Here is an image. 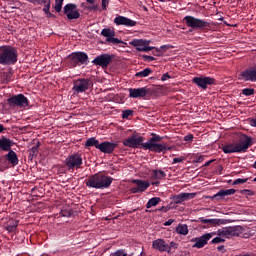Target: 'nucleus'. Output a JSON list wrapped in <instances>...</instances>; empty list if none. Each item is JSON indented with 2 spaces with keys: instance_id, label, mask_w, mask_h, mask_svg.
I'll list each match as a JSON object with an SVG mask.
<instances>
[{
  "instance_id": "1",
  "label": "nucleus",
  "mask_w": 256,
  "mask_h": 256,
  "mask_svg": "<svg viewBox=\"0 0 256 256\" xmlns=\"http://www.w3.org/2000/svg\"><path fill=\"white\" fill-rule=\"evenodd\" d=\"M252 145L253 137L241 134L237 143L226 144L222 146L221 149L226 155L231 153H247V149L252 147Z\"/></svg>"
},
{
  "instance_id": "2",
  "label": "nucleus",
  "mask_w": 256,
  "mask_h": 256,
  "mask_svg": "<svg viewBox=\"0 0 256 256\" xmlns=\"http://www.w3.org/2000/svg\"><path fill=\"white\" fill-rule=\"evenodd\" d=\"M113 181V177L98 172L89 176L86 180V187H89V189H109Z\"/></svg>"
},
{
  "instance_id": "3",
  "label": "nucleus",
  "mask_w": 256,
  "mask_h": 256,
  "mask_svg": "<svg viewBox=\"0 0 256 256\" xmlns=\"http://www.w3.org/2000/svg\"><path fill=\"white\" fill-rule=\"evenodd\" d=\"M160 141H163V137L152 133L149 141L142 144V149L152 151V153H167V151H172L173 146H169L167 143L160 144Z\"/></svg>"
},
{
  "instance_id": "4",
  "label": "nucleus",
  "mask_w": 256,
  "mask_h": 256,
  "mask_svg": "<svg viewBox=\"0 0 256 256\" xmlns=\"http://www.w3.org/2000/svg\"><path fill=\"white\" fill-rule=\"evenodd\" d=\"M19 61V52L11 45L0 46V65H15Z\"/></svg>"
},
{
  "instance_id": "5",
  "label": "nucleus",
  "mask_w": 256,
  "mask_h": 256,
  "mask_svg": "<svg viewBox=\"0 0 256 256\" xmlns=\"http://www.w3.org/2000/svg\"><path fill=\"white\" fill-rule=\"evenodd\" d=\"M67 67L69 69H75V67H87L89 65V55L85 52H73L65 59Z\"/></svg>"
},
{
  "instance_id": "6",
  "label": "nucleus",
  "mask_w": 256,
  "mask_h": 256,
  "mask_svg": "<svg viewBox=\"0 0 256 256\" xmlns=\"http://www.w3.org/2000/svg\"><path fill=\"white\" fill-rule=\"evenodd\" d=\"M183 21L186 24V27H190L191 29H197L198 31H208V29H211V23L194 16H185Z\"/></svg>"
},
{
  "instance_id": "7",
  "label": "nucleus",
  "mask_w": 256,
  "mask_h": 256,
  "mask_svg": "<svg viewBox=\"0 0 256 256\" xmlns=\"http://www.w3.org/2000/svg\"><path fill=\"white\" fill-rule=\"evenodd\" d=\"M83 165V155L79 153H74L72 155H69L64 160V166L66 167L67 171L70 173H73L75 169H81V166Z\"/></svg>"
},
{
  "instance_id": "8",
  "label": "nucleus",
  "mask_w": 256,
  "mask_h": 256,
  "mask_svg": "<svg viewBox=\"0 0 256 256\" xmlns=\"http://www.w3.org/2000/svg\"><path fill=\"white\" fill-rule=\"evenodd\" d=\"M241 233H243V227L238 225L221 228L217 231L216 235L231 239V237H239Z\"/></svg>"
},
{
  "instance_id": "9",
  "label": "nucleus",
  "mask_w": 256,
  "mask_h": 256,
  "mask_svg": "<svg viewBox=\"0 0 256 256\" xmlns=\"http://www.w3.org/2000/svg\"><path fill=\"white\" fill-rule=\"evenodd\" d=\"M7 103L12 108L19 107L20 109H27L29 107V98L23 94H17L8 98Z\"/></svg>"
},
{
  "instance_id": "10",
  "label": "nucleus",
  "mask_w": 256,
  "mask_h": 256,
  "mask_svg": "<svg viewBox=\"0 0 256 256\" xmlns=\"http://www.w3.org/2000/svg\"><path fill=\"white\" fill-rule=\"evenodd\" d=\"M89 89H93V81H91V79L79 78L73 82L72 90L77 94L85 93L86 91H89Z\"/></svg>"
},
{
  "instance_id": "11",
  "label": "nucleus",
  "mask_w": 256,
  "mask_h": 256,
  "mask_svg": "<svg viewBox=\"0 0 256 256\" xmlns=\"http://www.w3.org/2000/svg\"><path fill=\"white\" fill-rule=\"evenodd\" d=\"M145 138L142 136L132 135L122 141L124 147H130V149H143V143Z\"/></svg>"
},
{
  "instance_id": "12",
  "label": "nucleus",
  "mask_w": 256,
  "mask_h": 256,
  "mask_svg": "<svg viewBox=\"0 0 256 256\" xmlns=\"http://www.w3.org/2000/svg\"><path fill=\"white\" fill-rule=\"evenodd\" d=\"M150 43L151 40L133 39L129 42V45L135 47L136 51L149 53V51H153V49H155V47L149 46Z\"/></svg>"
},
{
  "instance_id": "13",
  "label": "nucleus",
  "mask_w": 256,
  "mask_h": 256,
  "mask_svg": "<svg viewBox=\"0 0 256 256\" xmlns=\"http://www.w3.org/2000/svg\"><path fill=\"white\" fill-rule=\"evenodd\" d=\"M113 59H115V55L113 54H101L98 55L94 60H92L93 65H98V67H102V69H107L109 65L113 62Z\"/></svg>"
},
{
  "instance_id": "14",
  "label": "nucleus",
  "mask_w": 256,
  "mask_h": 256,
  "mask_svg": "<svg viewBox=\"0 0 256 256\" xmlns=\"http://www.w3.org/2000/svg\"><path fill=\"white\" fill-rule=\"evenodd\" d=\"M214 235H217V232L206 233L200 237L192 238L190 241L194 243L192 245L193 249H203Z\"/></svg>"
},
{
  "instance_id": "15",
  "label": "nucleus",
  "mask_w": 256,
  "mask_h": 256,
  "mask_svg": "<svg viewBox=\"0 0 256 256\" xmlns=\"http://www.w3.org/2000/svg\"><path fill=\"white\" fill-rule=\"evenodd\" d=\"M192 83H195V85H197V87H199L200 89H203L205 91V89H207V87H209V85H216L217 80H215V78H213V77L200 76V77H194L192 79Z\"/></svg>"
},
{
  "instance_id": "16",
  "label": "nucleus",
  "mask_w": 256,
  "mask_h": 256,
  "mask_svg": "<svg viewBox=\"0 0 256 256\" xmlns=\"http://www.w3.org/2000/svg\"><path fill=\"white\" fill-rule=\"evenodd\" d=\"M63 11L69 21H73L74 19H79V17H81V13H79V9H77L76 4H66Z\"/></svg>"
},
{
  "instance_id": "17",
  "label": "nucleus",
  "mask_w": 256,
  "mask_h": 256,
  "mask_svg": "<svg viewBox=\"0 0 256 256\" xmlns=\"http://www.w3.org/2000/svg\"><path fill=\"white\" fill-rule=\"evenodd\" d=\"M128 92L130 99H145L149 95L150 90L147 87L129 88Z\"/></svg>"
},
{
  "instance_id": "18",
  "label": "nucleus",
  "mask_w": 256,
  "mask_h": 256,
  "mask_svg": "<svg viewBox=\"0 0 256 256\" xmlns=\"http://www.w3.org/2000/svg\"><path fill=\"white\" fill-rule=\"evenodd\" d=\"M132 183H134V187H132L130 189V191L132 193H143L145 191H147V189H149V187H151V183H149L148 181H144L141 179H134L132 180Z\"/></svg>"
},
{
  "instance_id": "19",
  "label": "nucleus",
  "mask_w": 256,
  "mask_h": 256,
  "mask_svg": "<svg viewBox=\"0 0 256 256\" xmlns=\"http://www.w3.org/2000/svg\"><path fill=\"white\" fill-rule=\"evenodd\" d=\"M240 78L243 81H250L251 83H256V64L241 72Z\"/></svg>"
},
{
  "instance_id": "20",
  "label": "nucleus",
  "mask_w": 256,
  "mask_h": 256,
  "mask_svg": "<svg viewBox=\"0 0 256 256\" xmlns=\"http://www.w3.org/2000/svg\"><path fill=\"white\" fill-rule=\"evenodd\" d=\"M197 197V193H180L178 195H175L173 199V203L175 205H181V203H184V201H191V199H195Z\"/></svg>"
},
{
  "instance_id": "21",
  "label": "nucleus",
  "mask_w": 256,
  "mask_h": 256,
  "mask_svg": "<svg viewBox=\"0 0 256 256\" xmlns=\"http://www.w3.org/2000/svg\"><path fill=\"white\" fill-rule=\"evenodd\" d=\"M152 249H155V251H159L160 253H167L169 244L165 239L158 238L152 242Z\"/></svg>"
},
{
  "instance_id": "22",
  "label": "nucleus",
  "mask_w": 256,
  "mask_h": 256,
  "mask_svg": "<svg viewBox=\"0 0 256 256\" xmlns=\"http://www.w3.org/2000/svg\"><path fill=\"white\" fill-rule=\"evenodd\" d=\"M119 145L117 143L109 142V141H104L100 143V146H98L99 151L101 153H106L107 155H111L115 149H117Z\"/></svg>"
},
{
  "instance_id": "23",
  "label": "nucleus",
  "mask_w": 256,
  "mask_h": 256,
  "mask_svg": "<svg viewBox=\"0 0 256 256\" xmlns=\"http://www.w3.org/2000/svg\"><path fill=\"white\" fill-rule=\"evenodd\" d=\"M114 23L115 25H123L124 27H135L137 25V21L121 15L115 17Z\"/></svg>"
},
{
  "instance_id": "24",
  "label": "nucleus",
  "mask_w": 256,
  "mask_h": 256,
  "mask_svg": "<svg viewBox=\"0 0 256 256\" xmlns=\"http://www.w3.org/2000/svg\"><path fill=\"white\" fill-rule=\"evenodd\" d=\"M235 193H237V190L235 189H222L217 194L213 195L211 199L212 201H220V199H225V197L235 195Z\"/></svg>"
},
{
  "instance_id": "25",
  "label": "nucleus",
  "mask_w": 256,
  "mask_h": 256,
  "mask_svg": "<svg viewBox=\"0 0 256 256\" xmlns=\"http://www.w3.org/2000/svg\"><path fill=\"white\" fill-rule=\"evenodd\" d=\"M198 221L199 223H204L206 225H213L214 227L227 224V220L219 219V218L205 219L204 217H201L198 219Z\"/></svg>"
},
{
  "instance_id": "26",
  "label": "nucleus",
  "mask_w": 256,
  "mask_h": 256,
  "mask_svg": "<svg viewBox=\"0 0 256 256\" xmlns=\"http://www.w3.org/2000/svg\"><path fill=\"white\" fill-rule=\"evenodd\" d=\"M5 161H8L12 167H17L19 165V157L17 156V153L13 150H10L5 156Z\"/></svg>"
},
{
  "instance_id": "27",
  "label": "nucleus",
  "mask_w": 256,
  "mask_h": 256,
  "mask_svg": "<svg viewBox=\"0 0 256 256\" xmlns=\"http://www.w3.org/2000/svg\"><path fill=\"white\" fill-rule=\"evenodd\" d=\"M38 5H44L43 12L45 13L48 19L55 17L53 13H51V0H37Z\"/></svg>"
},
{
  "instance_id": "28",
  "label": "nucleus",
  "mask_w": 256,
  "mask_h": 256,
  "mask_svg": "<svg viewBox=\"0 0 256 256\" xmlns=\"http://www.w3.org/2000/svg\"><path fill=\"white\" fill-rule=\"evenodd\" d=\"M15 145V142L13 140L6 138L5 136H2L0 138V151H12L11 147Z\"/></svg>"
},
{
  "instance_id": "29",
  "label": "nucleus",
  "mask_w": 256,
  "mask_h": 256,
  "mask_svg": "<svg viewBox=\"0 0 256 256\" xmlns=\"http://www.w3.org/2000/svg\"><path fill=\"white\" fill-rule=\"evenodd\" d=\"M17 227H19V220H9L5 226L6 231L8 233H15L17 231Z\"/></svg>"
},
{
  "instance_id": "30",
  "label": "nucleus",
  "mask_w": 256,
  "mask_h": 256,
  "mask_svg": "<svg viewBox=\"0 0 256 256\" xmlns=\"http://www.w3.org/2000/svg\"><path fill=\"white\" fill-rule=\"evenodd\" d=\"M39 147H41V142H37V145L33 146L30 150L28 159H30V161H33L34 157H37V155H39Z\"/></svg>"
},
{
  "instance_id": "31",
  "label": "nucleus",
  "mask_w": 256,
  "mask_h": 256,
  "mask_svg": "<svg viewBox=\"0 0 256 256\" xmlns=\"http://www.w3.org/2000/svg\"><path fill=\"white\" fill-rule=\"evenodd\" d=\"M176 233H178V235H188L189 226H187V224H178L176 227Z\"/></svg>"
},
{
  "instance_id": "32",
  "label": "nucleus",
  "mask_w": 256,
  "mask_h": 256,
  "mask_svg": "<svg viewBox=\"0 0 256 256\" xmlns=\"http://www.w3.org/2000/svg\"><path fill=\"white\" fill-rule=\"evenodd\" d=\"M161 203V198L159 197H153L148 200L146 203V209H151V207H157Z\"/></svg>"
},
{
  "instance_id": "33",
  "label": "nucleus",
  "mask_w": 256,
  "mask_h": 256,
  "mask_svg": "<svg viewBox=\"0 0 256 256\" xmlns=\"http://www.w3.org/2000/svg\"><path fill=\"white\" fill-rule=\"evenodd\" d=\"M152 179H165L167 174L163 170H152Z\"/></svg>"
},
{
  "instance_id": "34",
  "label": "nucleus",
  "mask_w": 256,
  "mask_h": 256,
  "mask_svg": "<svg viewBox=\"0 0 256 256\" xmlns=\"http://www.w3.org/2000/svg\"><path fill=\"white\" fill-rule=\"evenodd\" d=\"M100 145L99 140H96L95 137L89 138L85 143V147H95L96 149H99Z\"/></svg>"
},
{
  "instance_id": "35",
  "label": "nucleus",
  "mask_w": 256,
  "mask_h": 256,
  "mask_svg": "<svg viewBox=\"0 0 256 256\" xmlns=\"http://www.w3.org/2000/svg\"><path fill=\"white\" fill-rule=\"evenodd\" d=\"M151 73H153V70H151V68H145L144 70L137 72L135 74V77H138L139 79H141L143 77H149Z\"/></svg>"
},
{
  "instance_id": "36",
  "label": "nucleus",
  "mask_w": 256,
  "mask_h": 256,
  "mask_svg": "<svg viewBox=\"0 0 256 256\" xmlns=\"http://www.w3.org/2000/svg\"><path fill=\"white\" fill-rule=\"evenodd\" d=\"M101 35L106 37V39H111V37H115V31H111L109 28H104L101 31Z\"/></svg>"
},
{
  "instance_id": "37",
  "label": "nucleus",
  "mask_w": 256,
  "mask_h": 256,
  "mask_svg": "<svg viewBox=\"0 0 256 256\" xmlns=\"http://www.w3.org/2000/svg\"><path fill=\"white\" fill-rule=\"evenodd\" d=\"M241 95H244L245 97H251V95H255V89L254 88H244L241 90Z\"/></svg>"
},
{
  "instance_id": "38",
  "label": "nucleus",
  "mask_w": 256,
  "mask_h": 256,
  "mask_svg": "<svg viewBox=\"0 0 256 256\" xmlns=\"http://www.w3.org/2000/svg\"><path fill=\"white\" fill-rule=\"evenodd\" d=\"M63 1L64 0H55V12L56 13H61V10L63 9Z\"/></svg>"
},
{
  "instance_id": "39",
  "label": "nucleus",
  "mask_w": 256,
  "mask_h": 256,
  "mask_svg": "<svg viewBox=\"0 0 256 256\" xmlns=\"http://www.w3.org/2000/svg\"><path fill=\"white\" fill-rule=\"evenodd\" d=\"M106 41L108 43H113V45H119L120 43H125L119 38H115V36H111V38H107Z\"/></svg>"
},
{
  "instance_id": "40",
  "label": "nucleus",
  "mask_w": 256,
  "mask_h": 256,
  "mask_svg": "<svg viewBox=\"0 0 256 256\" xmlns=\"http://www.w3.org/2000/svg\"><path fill=\"white\" fill-rule=\"evenodd\" d=\"M62 217H73V210L71 209H62L60 212Z\"/></svg>"
},
{
  "instance_id": "41",
  "label": "nucleus",
  "mask_w": 256,
  "mask_h": 256,
  "mask_svg": "<svg viewBox=\"0 0 256 256\" xmlns=\"http://www.w3.org/2000/svg\"><path fill=\"white\" fill-rule=\"evenodd\" d=\"M249 181V178H238L233 181L232 185H243V183H247Z\"/></svg>"
},
{
  "instance_id": "42",
  "label": "nucleus",
  "mask_w": 256,
  "mask_h": 256,
  "mask_svg": "<svg viewBox=\"0 0 256 256\" xmlns=\"http://www.w3.org/2000/svg\"><path fill=\"white\" fill-rule=\"evenodd\" d=\"M168 247L169 248L166 253H171V249H179V244L172 241L168 244Z\"/></svg>"
},
{
  "instance_id": "43",
  "label": "nucleus",
  "mask_w": 256,
  "mask_h": 256,
  "mask_svg": "<svg viewBox=\"0 0 256 256\" xmlns=\"http://www.w3.org/2000/svg\"><path fill=\"white\" fill-rule=\"evenodd\" d=\"M133 110H124L122 112V119H128L129 117H132Z\"/></svg>"
},
{
  "instance_id": "44",
  "label": "nucleus",
  "mask_w": 256,
  "mask_h": 256,
  "mask_svg": "<svg viewBox=\"0 0 256 256\" xmlns=\"http://www.w3.org/2000/svg\"><path fill=\"white\" fill-rule=\"evenodd\" d=\"M171 205L172 203H170V205H167V206H162L156 209L155 211H163V213H167L168 211H171Z\"/></svg>"
},
{
  "instance_id": "45",
  "label": "nucleus",
  "mask_w": 256,
  "mask_h": 256,
  "mask_svg": "<svg viewBox=\"0 0 256 256\" xmlns=\"http://www.w3.org/2000/svg\"><path fill=\"white\" fill-rule=\"evenodd\" d=\"M211 243L213 245L219 244V243H225V239L221 238V237H215Z\"/></svg>"
},
{
  "instance_id": "46",
  "label": "nucleus",
  "mask_w": 256,
  "mask_h": 256,
  "mask_svg": "<svg viewBox=\"0 0 256 256\" xmlns=\"http://www.w3.org/2000/svg\"><path fill=\"white\" fill-rule=\"evenodd\" d=\"M242 195H247L248 197H253V195H255V193L252 190H248V189H244L241 191Z\"/></svg>"
},
{
  "instance_id": "47",
  "label": "nucleus",
  "mask_w": 256,
  "mask_h": 256,
  "mask_svg": "<svg viewBox=\"0 0 256 256\" xmlns=\"http://www.w3.org/2000/svg\"><path fill=\"white\" fill-rule=\"evenodd\" d=\"M142 59L143 61H147L148 63H151V61H155V57L149 55H143Z\"/></svg>"
},
{
  "instance_id": "48",
  "label": "nucleus",
  "mask_w": 256,
  "mask_h": 256,
  "mask_svg": "<svg viewBox=\"0 0 256 256\" xmlns=\"http://www.w3.org/2000/svg\"><path fill=\"white\" fill-rule=\"evenodd\" d=\"M110 256H127V253H125V250H118Z\"/></svg>"
},
{
  "instance_id": "49",
  "label": "nucleus",
  "mask_w": 256,
  "mask_h": 256,
  "mask_svg": "<svg viewBox=\"0 0 256 256\" xmlns=\"http://www.w3.org/2000/svg\"><path fill=\"white\" fill-rule=\"evenodd\" d=\"M205 161V156H196L193 163H203Z\"/></svg>"
},
{
  "instance_id": "50",
  "label": "nucleus",
  "mask_w": 256,
  "mask_h": 256,
  "mask_svg": "<svg viewBox=\"0 0 256 256\" xmlns=\"http://www.w3.org/2000/svg\"><path fill=\"white\" fill-rule=\"evenodd\" d=\"M194 136L193 134H188L184 137V141H186L187 143H191V141H193Z\"/></svg>"
},
{
  "instance_id": "51",
  "label": "nucleus",
  "mask_w": 256,
  "mask_h": 256,
  "mask_svg": "<svg viewBox=\"0 0 256 256\" xmlns=\"http://www.w3.org/2000/svg\"><path fill=\"white\" fill-rule=\"evenodd\" d=\"M183 157H180V158H174L173 159V165H175L176 163H183Z\"/></svg>"
},
{
  "instance_id": "52",
  "label": "nucleus",
  "mask_w": 256,
  "mask_h": 256,
  "mask_svg": "<svg viewBox=\"0 0 256 256\" xmlns=\"http://www.w3.org/2000/svg\"><path fill=\"white\" fill-rule=\"evenodd\" d=\"M168 79H171V76H169V73H165L161 77V81H167Z\"/></svg>"
},
{
  "instance_id": "53",
  "label": "nucleus",
  "mask_w": 256,
  "mask_h": 256,
  "mask_svg": "<svg viewBox=\"0 0 256 256\" xmlns=\"http://www.w3.org/2000/svg\"><path fill=\"white\" fill-rule=\"evenodd\" d=\"M173 223H175V220L169 219L168 221H166V222L164 223V226H165V227H169V226L173 225Z\"/></svg>"
},
{
  "instance_id": "54",
  "label": "nucleus",
  "mask_w": 256,
  "mask_h": 256,
  "mask_svg": "<svg viewBox=\"0 0 256 256\" xmlns=\"http://www.w3.org/2000/svg\"><path fill=\"white\" fill-rule=\"evenodd\" d=\"M109 5V1L107 0H102V9L107 10V6Z\"/></svg>"
},
{
  "instance_id": "55",
  "label": "nucleus",
  "mask_w": 256,
  "mask_h": 256,
  "mask_svg": "<svg viewBox=\"0 0 256 256\" xmlns=\"http://www.w3.org/2000/svg\"><path fill=\"white\" fill-rule=\"evenodd\" d=\"M250 125H251V127H256V119L255 118L250 120Z\"/></svg>"
},
{
  "instance_id": "56",
  "label": "nucleus",
  "mask_w": 256,
  "mask_h": 256,
  "mask_svg": "<svg viewBox=\"0 0 256 256\" xmlns=\"http://www.w3.org/2000/svg\"><path fill=\"white\" fill-rule=\"evenodd\" d=\"M88 9H90V11H97L98 7L97 5H94V6H89Z\"/></svg>"
},
{
  "instance_id": "57",
  "label": "nucleus",
  "mask_w": 256,
  "mask_h": 256,
  "mask_svg": "<svg viewBox=\"0 0 256 256\" xmlns=\"http://www.w3.org/2000/svg\"><path fill=\"white\" fill-rule=\"evenodd\" d=\"M218 251H225V246L224 245H220L217 247Z\"/></svg>"
},
{
  "instance_id": "58",
  "label": "nucleus",
  "mask_w": 256,
  "mask_h": 256,
  "mask_svg": "<svg viewBox=\"0 0 256 256\" xmlns=\"http://www.w3.org/2000/svg\"><path fill=\"white\" fill-rule=\"evenodd\" d=\"M215 160H210V161H208V162H206L205 164H204V167H209V165H211V163H213Z\"/></svg>"
},
{
  "instance_id": "59",
  "label": "nucleus",
  "mask_w": 256,
  "mask_h": 256,
  "mask_svg": "<svg viewBox=\"0 0 256 256\" xmlns=\"http://www.w3.org/2000/svg\"><path fill=\"white\" fill-rule=\"evenodd\" d=\"M5 131V126L3 124H0V133H3Z\"/></svg>"
},
{
  "instance_id": "60",
  "label": "nucleus",
  "mask_w": 256,
  "mask_h": 256,
  "mask_svg": "<svg viewBox=\"0 0 256 256\" xmlns=\"http://www.w3.org/2000/svg\"><path fill=\"white\" fill-rule=\"evenodd\" d=\"M160 49H163L164 51H167V49H169V46L163 45V46L160 47Z\"/></svg>"
},
{
  "instance_id": "61",
  "label": "nucleus",
  "mask_w": 256,
  "mask_h": 256,
  "mask_svg": "<svg viewBox=\"0 0 256 256\" xmlns=\"http://www.w3.org/2000/svg\"><path fill=\"white\" fill-rule=\"evenodd\" d=\"M152 185H154L155 187H159V185H160V182H159V181H156V182H152Z\"/></svg>"
},
{
  "instance_id": "62",
  "label": "nucleus",
  "mask_w": 256,
  "mask_h": 256,
  "mask_svg": "<svg viewBox=\"0 0 256 256\" xmlns=\"http://www.w3.org/2000/svg\"><path fill=\"white\" fill-rule=\"evenodd\" d=\"M153 55H156V57H159V50H158V49H156V51H155V52H153Z\"/></svg>"
},
{
  "instance_id": "63",
  "label": "nucleus",
  "mask_w": 256,
  "mask_h": 256,
  "mask_svg": "<svg viewBox=\"0 0 256 256\" xmlns=\"http://www.w3.org/2000/svg\"><path fill=\"white\" fill-rule=\"evenodd\" d=\"M87 3H89L90 5H93V3H95V0H86Z\"/></svg>"
},
{
  "instance_id": "64",
  "label": "nucleus",
  "mask_w": 256,
  "mask_h": 256,
  "mask_svg": "<svg viewBox=\"0 0 256 256\" xmlns=\"http://www.w3.org/2000/svg\"><path fill=\"white\" fill-rule=\"evenodd\" d=\"M28 3H33L35 5V3H37V0H27Z\"/></svg>"
}]
</instances>
